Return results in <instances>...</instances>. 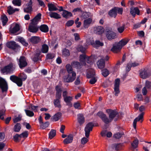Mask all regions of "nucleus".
Segmentation results:
<instances>
[{
    "instance_id": "c9c22d12",
    "label": "nucleus",
    "mask_w": 151,
    "mask_h": 151,
    "mask_svg": "<svg viewBox=\"0 0 151 151\" xmlns=\"http://www.w3.org/2000/svg\"><path fill=\"white\" fill-rule=\"evenodd\" d=\"M71 65L73 67L80 69L81 68V64L78 61H73L71 63Z\"/></svg>"
},
{
    "instance_id": "680f3d73",
    "label": "nucleus",
    "mask_w": 151,
    "mask_h": 151,
    "mask_svg": "<svg viewBox=\"0 0 151 151\" xmlns=\"http://www.w3.org/2000/svg\"><path fill=\"white\" fill-rule=\"evenodd\" d=\"M123 135V134L119 132H117L114 135V137L116 139H119Z\"/></svg>"
},
{
    "instance_id": "49530a36",
    "label": "nucleus",
    "mask_w": 151,
    "mask_h": 151,
    "mask_svg": "<svg viewBox=\"0 0 151 151\" xmlns=\"http://www.w3.org/2000/svg\"><path fill=\"white\" fill-rule=\"evenodd\" d=\"M50 124L48 122H46L45 123L43 122L42 124L40 125V127L42 129H45Z\"/></svg>"
},
{
    "instance_id": "a878e982",
    "label": "nucleus",
    "mask_w": 151,
    "mask_h": 151,
    "mask_svg": "<svg viewBox=\"0 0 151 151\" xmlns=\"http://www.w3.org/2000/svg\"><path fill=\"white\" fill-rule=\"evenodd\" d=\"M62 115V113L60 112H58L52 117L51 119L52 121H57L60 119Z\"/></svg>"
},
{
    "instance_id": "3c124183",
    "label": "nucleus",
    "mask_w": 151,
    "mask_h": 151,
    "mask_svg": "<svg viewBox=\"0 0 151 151\" xmlns=\"http://www.w3.org/2000/svg\"><path fill=\"white\" fill-rule=\"evenodd\" d=\"M5 114V110L4 109L0 110V119L4 120V117L3 116Z\"/></svg>"
},
{
    "instance_id": "2f4dec72",
    "label": "nucleus",
    "mask_w": 151,
    "mask_h": 151,
    "mask_svg": "<svg viewBox=\"0 0 151 151\" xmlns=\"http://www.w3.org/2000/svg\"><path fill=\"white\" fill-rule=\"evenodd\" d=\"M48 10L50 12L56 11L58 10L55 5L52 3H48Z\"/></svg>"
},
{
    "instance_id": "39448f33",
    "label": "nucleus",
    "mask_w": 151,
    "mask_h": 151,
    "mask_svg": "<svg viewBox=\"0 0 151 151\" xmlns=\"http://www.w3.org/2000/svg\"><path fill=\"white\" fill-rule=\"evenodd\" d=\"M0 88L2 92H6L8 89V84L5 80L0 77Z\"/></svg>"
},
{
    "instance_id": "412c9836",
    "label": "nucleus",
    "mask_w": 151,
    "mask_h": 151,
    "mask_svg": "<svg viewBox=\"0 0 151 151\" xmlns=\"http://www.w3.org/2000/svg\"><path fill=\"white\" fill-rule=\"evenodd\" d=\"M122 145L121 143H114L111 145V147L113 150L119 151L122 150Z\"/></svg>"
},
{
    "instance_id": "ea45409f",
    "label": "nucleus",
    "mask_w": 151,
    "mask_h": 151,
    "mask_svg": "<svg viewBox=\"0 0 151 151\" xmlns=\"http://www.w3.org/2000/svg\"><path fill=\"white\" fill-rule=\"evenodd\" d=\"M48 46L46 44H44L42 46L41 51L43 53H46L48 52Z\"/></svg>"
},
{
    "instance_id": "5fc2aeb1",
    "label": "nucleus",
    "mask_w": 151,
    "mask_h": 151,
    "mask_svg": "<svg viewBox=\"0 0 151 151\" xmlns=\"http://www.w3.org/2000/svg\"><path fill=\"white\" fill-rule=\"evenodd\" d=\"M12 3L15 6H20L21 5V0H13Z\"/></svg>"
},
{
    "instance_id": "37998d69",
    "label": "nucleus",
    "mask_w": 151,
    "mask_h": 151,
    "mask_svg": "<svg viewBox=\"0 0 151 151\" xmlns=\"http://www.w3.org/2000/svg\"><path fill=\"white\" fill-rule=\"evenodd\" d=\"M18 40L24 46L27 47L28 45V43L25 41V39L23 37H20L18 38Z\"/></svg>"
},
{
    "instance_id": "052dcab7",
    "label": "nucleus",
    "mask_w": 151,
    "mask_h": 151,
    "mask_svg": "<svg viewBox=\"0 0 151 151\" xmlns=\"http://www.w3.org/2000/svg\"><path fill=\"white\" fill-rule=\"evenodd\" d=\"M74 22L73 20H69L65 24V25L68 27L72 26L74 23Z\"/></svg>"
},
{
    "instance_id": "72a5a7b5",
    "label": "nucleus",
    "mask_w": 151,
    "mask_h": 151,
    "mask_svg": "<svg viewBox=\"0 0 151 151\" xmlns=\"http://www.w3.org/2000/svg\"><path fill=\"white\" fill-rule=\"evenodd\" d=\"M49 16L51 18H53L55 19H59L61 18L60 14L55 12H51L49 13Z\"/></svg>"
},
{
    "instance_id": "58836bf2",
    "label": "nucleus",
    "mask_w": 151,
    "mask_h": 151,
    "mask_svg": "<svg viewBox=\"0 0 151 151\" xmlns=\"http://www.w3.org/2000/svg\"><path fill=\"white\" fill-rule=\"evenodd\" d=\"M21 128V124L20 123H17L14 126V131L15 132H19Z\"/></svg>"
},
{
    "instance_id": "338daca9",
    "label": "nucleus",
    "mask_w": 151,
    "mask_h": 151,
    "mask_svg": "<svg viewBox=\"0 0 151 151\" xmlns=\"http://www.w3.org/2000/svg\"><path fill=\"white\" fill-rule=\"evenodd\" d=\"M88 141V139L87 137H84L82 138L81 140V144L84 145Z\"/></svg>"
},
{
    "instance_id": "13d9d810",
    "label": "nucleus",
    "mask_w": 151,
    "mask_h": 151,
    "mask_svg": "<svg viewBox=\"0 0 151 151\" xmlns=\"http://www.w3.org/2000/svg\"><path fill=\"white\" fill-rule=\"evenodd\" d=\"M8 9L7 10V12L9 15H11L13 13H14L13 11L14 9L13 7H12L11 6H9L8 7Z\"/></svg>"
},
{
    "instance_id": "0e129e2a",
    "label": "nucleus",
    "mask_w": 151,
    "mask_h": 151,
    "mask_svg": "<svg viewBox=\"0 0 151 151\" xmlns=\"http://www.w3.org/2000/svg\"><path fill=\"white\" fill-rule=\"evenodd\" d=\"M22 119V116L19 115L18 117H17L13 120L14 122L16 123L17 122L20 121Z\"/></svg>"
},
{
    "instance_id": "a19ab883",
    "label": "nucleus",
    "mask_w": 151,
    "mask_h": 151,
    "mask_svg": "<svg viewBox=\"0 0 151 151\" xmlns=\"http://www.w3.org/2000/svg\"><path fill=\"white\" fill-rule=\"evenodd\" d=\"M139 144V140L137 139H135L132 143L131 145L132 148L135 149L137 147Z\"/></svg>"
},
{
    "instance_id": "423d86ee",
    "label": "nucleus",
    "mask_w": 151,
    "mask_h": 151,
    "mask_svg": "<svg viewBox=\"0 0 151 151\" xmlns=\"http://www.w3.org/2000/svg\"><path fill=\"white\" fill-rule=\"evenodd\" d=\"M97 115L100 118L102 121L106 124H108L112 122L110 119H109L106 115L102 111L98 112Z\"/></svg>"
},
{
    "instance_id": "9b49d317",
    "label": "nucleus",
    "mask_w": 151,
    "mask_h": 151,
    "mask_svg": "<svg viewBox=\"0 0 151 151\" xmlns=\"http://www.w3.org/2000/svg\"><path fill=\"white\" fill-rule=\"evenodd\" d=\"M27 65V63L25 57L24 56H21L19 60V68L22 69L26 66Z\"/></svg>"
},
{
    "instance_id": "a18cd8bd",
    "label": "nucleus",
    "mask_w": 151,
    "mask_h": 151,
    "mask_svg": "<svg viewBox=\"0 0 151 151\" xmlns=\"http://www.w3.org/2000/svg\"><path fill=\"white\" fill-rule=\"evenodd\" d=\"M66 68L68 73L69 74L71 73L72 74L73 73L75 72L74 71H73V68L69 64L66 65Z\"/></svg>"
},
{
    "instance_id": "0eeeda50",
    "label": "nucleus",
    "mask_w": 151,
    "mask_h": 151,
    "mask_svg": "<svg viewBox=\"0 0 151 151\" xmlns=\"http://www.w3.org/2000/svg\"><path fill=\"white\" fill-rule=\"evenodd\" d=\"M10 79L13 82L16 83L19 87H21L23 83L21 79L15 75L11 76L10 77Z\"/></svg>"
},
{
    "instance_id": "7ed1b4c3",
    "label": "nucleus",
    "mask_w": 151,
    "mask_h": 151,
    "mask_svg": "<svg viewBox=\"0 0 151 151\" xmlns=\"http://www.w3.org/2000/svg\"><path fill=\"white\" fill-rule=\"evenodd\" d=\"M6 46L7 47L15 52L17 51L20 48L19 45L14 41L8 42L6 44Z\"/></svg>"
},
{
    "instance_id": "6e6552de",
    "label": "nucleus",
    "mask_w": 151,
    "mask_h": 151,
    "mask_svg": "<svg viewBox=\"0 0 151 151\" xmlns=\"http://www.w3.org/2000/svg\"><path fill=\"white\" fill-rule=\"evenodd\" d=\"M76 73L75 72L73 73L72 75L70 74H68L67 76H65L63 77L64 81L65 82H72L76 79Z\"/></svg>"
},
{
    "instance_id": "79ce46f5",
    "label": "nucleus",
    "mask_w": 151,
    "mask_h": 151,
    "mask_svg": "<svg viewBox=\"0 0 151 151\" xmlns=\"http://www.w3.org/2000/svg\"><path fill=\"white\" fill-rule=\"evenodd\" d=\"M56 130L54 129H51L49 133V138L50 139H52L56 135Z\"/></svg>"
},
{
    "instance_id": "e2e57ef3",
    "label": "nucleus",
    "mask_w": 151,
    "mask_h": 151,
    "mask_svg": "<svg viewBox=\"0 0 151 151\" xmlns=\"http://www.w3.org/2000/svg\"><path fill=\"white\" fill-rule=\"evenodd\" d=\"M79 19L78 17H77L75 21V23L76 25V27L79 28L81 26V23L80 22H78Z\"/></svg>"
},
{
    "instance_id": "7c9ffc66",
    "label": "nucleus",
    "mask_w": 151,
    "mask_h": 151,
    "mask_svg": "<svg viewBox=\"0 0 151 151\" xmlns=\"http://www.w3.org/2000/svg\"><path fill=\"white\" fill-rule=\"evenodd\" d=\"M53 103L55 107L60 108L61 105L60 104V99H54Z\"/></svg>"
},
{
    "instance_id": "f03ea898",
    "label": "nucleus",
    "mask_w": 151,
    "mask_h": 151,
    "mask_svg": "<svg viewBox=\"0 0 151 151\" xmlns=\"http://www.w3.org/2000/svg\"><path fill=\"white\" fill-rule=\"evenodd\" d=\"M94 126V123L93 122H89L86 125L84 129V131L85 132V135L86 137H89L90 133L92 131L93 127ZM95 126L97 125H95Z\"/></svg>"
},
{
    "instance_id": "e433bc0d",
    "label": "nucleus",
    "mask_w": 151,
    "mask_h": 151,
    "mask_svg": "<svg viewBox=\"0 0 151 151\" xmlns=\"http://www.w3.org/2000/svg\"><path fill=\"white\" fill-rule=\"evenodd\" d=\"M62 15L63 17L67 19L69 17L72 16V14L70 12L65 10H64V12H63Z\"/></svg>"
},
{
    "instance_id": "774afa93",
    "label": "nucleus",
    "mask_w": 151,
    "mask_h": 151,
    "mask_svg": "<svg viewBox=\"0 0 151 151\" xmlns=\"http://www.w3.org/2000/svg\"><path fill=\"white\" fill-rule=\"evenodd\" d=\"M78 50L81 51L82 53H84L85 52L86 49V48L82 46H81L79 47L78 48Z\"/></svg>"
},
{
    "instance_id": "dca6fc26",
    "label": "nucleus",
    "mask_w": 151,
    "mask_h": 151,
    "mask_svg": "<svg viewBox=\"0 0 151 151\" xmlns=\"http://www.w3.org/2000/svg\"><path fill=\"white\" fill-rule=\"evenodd\" d=\"M122 48L121 46L119 44H118V43H115L113 45V47L111 49V51L117 53L120 51Z\"/></svg>"
},
{
    "instance_id": "20e7f679",
    "label": "nucleus",
    "mask_w": 151,
    "mask_h": 151,
    "mask_svg": "<svg viewBox=\"0 0 151 151\" xmlns=\"http://www.w3.org/2000/svg\"><path fill=\"white\" fill-rule=\"evenodd\" d=\"M106 111L109 114V118L112 121L113 119L116 116L119 117V113L115 110L107 109Z\"/></svg>"
},
{
    "instance_id": "f704fd0d",
    "label": "nucleus",
    "mask_w": 151,
    "mask_h": 151,
    "mask_svg": "<svg viewBox=\"0 0 151 151\" xmlns=\"http://www.w3.org/2000/svg\"><path fill=\"white\" fill-rule=\"evenodd\" d=\"M92 22V19L91 18H88L84 21L83 26L85 28H88L89 25Z\"/></svg>"
},
{
    "instance_id": "4be33fe9",
    "label": "nucleus",
    "mask_w": 151,
    "mask_h": 151,
    "mask_svg": "<svg viewBox=\"0 0 151 151\" xmlns=\"http://www.w3.org/2000/svg\"><path fill=\"white\" fill-rule=\"evenodd\" d=\"M35 24H32V25L28 26V30L32 33H36L38 31L39 27L35 25Z\"/></svg>"
},
{
    "instance_id": "c85d7f7f",
    "label": "nucleus",
    "mask_w": 151,
    "mask_h": 151,
    "mask_svg": "<svg viewBox=\"0 0 151 151\" xmlns=\"http://www.w3.org/2000/svg\"><path fill=\"white\" fill-rule=\"evenodd\" d=\"M78 121L80 124H83L85 122V119L83 115L81 114H78L77 115Z\"/></svg>"
},
{
    "instance_id": "f8f14e48",
    "label": "nucleus",
    "mask_w": 151,
    "mask_h": 151,
    "mask_svg": "<svg viewBox=\"0 0 151 151\" xmlns=\"http://www.w3.org/2000/svg\"><path fill=\"white\" fill-rule=\"evenodd\" d=\"M139 73L140 77L143 79H145L149 77L151 75L149 71L145 69L140 70Z\"/></svg>"
},
{
    "instance_id": "393cba45",
    "label": "nucleus",
    "mask_w": 151,
    "mask_h": 151,
    "mask_svg": "<svg viewBox=\"0 0 151 151\" xmlns=\"http://www.w3.org/2000/svg\"><path fill=\"white\" fill-rule=\"evenodd\" d=\"M42 14L40 13H38L35 17L31 20L32 24H36V22L40 21L41 19Z\"/></svg>"
},
{
    "instance_id": "aec40b11",
    "label": "nucleus",
    "mask_w": 151,
    "mask_h": 151,
    "mask_svg": "<svg viewBox=\"0 0 151 151\" xmlns=\"http://www.w3.org/2000/svg\"><path fill=\"white\" fill-rule=\"evenodd\" d=\"M95 74L93 73L92 74L90 73H88L87 75V77L88 78H91L89 82L91 84H95L97 81V79H96L95 77H93Z\"/></svg>"
},
{
    "instance_id": "5701e85b",
    "label": "nucleus",
    "mask_w": 151,
    "mask_h": 151,
    "mask_svg": "<svg viewBox=\"0 0 151 151\" xmlns=\"http://www.w3.org/2000/svg\"><path fill=\"white\" fill-rule=\"evenodd\" d=\"M73 140V135L71 134H70L64 140L63 142L64 144H67L72 143Z\"/></svg>"
},
{
    "instance_id": "8fccbe9b",
    "label": "nucleus",
    "mask_w": 151,
    "mask_h": 151,
    "mask_svg": "<svg viewBox=\"0 0 151 151\" xmlns=\"http://www.w3.org/2000/svg\"><path fill=\"white\" fill-rule=\"evenodd\" d=\"M62 54L64 56H69L70 55V52L66 48L63 49L62 50Z\"/></svg>"
},
{
    "instance_id": "09e8293b",
    "label": "nucleus",
    "mask_w": 151,
    "mask_h": 151,
    "mask_svg": "<svg viewBox=\"0 0 151 151\" xmlns=\"http://www.w3.org/2000/svg\"><path fill=\"white\" fill-rule=\"evenodd\" d=\"M128 41L127 40L122 39L120 40L118 44H119L121 46L122 48V47L128 43Z\"/></svg>"
},
{
    "instance_id": "cd10ccee",
    "label": "nucleus",
    "mask_w": 151,
    "mask_h": 151,
    "mask_svg": "<svg viewBox=\"0 0 151 151\" xmlns=\"http://www.w3.org/2000/svg\"><path fill=\"white\" fill-rule=\"evenodd\" d=\"M40 30L42 32L47 33L49 31V27L46 24H43L40 26L39 27Z\"/></svg>"
},
{
    "instance_id": "4c0bfd02",
    "label": "nucleus",
    "mask_w": 151,
    "mask_h": 151,
    "mask_svg": "<svg viewBox=\"0 0 151 151\" xmlns=\"http://www.w3.org/2000/svg\"><path fill=\"white\" fill-rule=\"evenodd\" d=\"M117 27V30L119 33H122L124 31L125 29V25L123 24L122 26L119 27V22L116 23Z\"/></svg>"
},
{
    "instance_id": "bf43d9fd",
    "label": "nucleus",
    "mask_w": 151,
    "mask_h": 151,
    "mask_svg": "<svg viewBox=\"0 0 151 151\" xmlns=\"http://www.w3.org/2000/svg\"><path fill=\"white\" fill-rule=\"evenodd\" d=\"M87 57L85 54L81 55L79 57L80 61L81 62H84V61L86 60Z\"/></svg>"
},
{
    "instance_id": "2eb2a0df",
    "label": "nucleus",
    "mask_w": 151,
    "mask_h": 151,
    "mask_svg": "<svg viewBox=\"0 0 151 151\" xmlns=\"http://www.w3.org/2000/svg\"><path fill=\"white\" fill-rule=\"evenodd\" d=\"M13 25V24L11 25L9 30L11 33L14 34L20 30V26L19 24L16 23L15 26L12 28Z\"/></svg>"
},
{
    "instance_id": "6e6d98bb",
    "label": "nucleus",
    "mask_w": 151,
    "mask_h": 151,
    "mask_svg": "<svg viewBox=\"0 0 151 151\" xmlns=\"http://www.w3.org/2000/svg\"><path fill=\"white\" fill-rule=\"evenodd\" d=\"M19 77L20 78H21L22 81L26 80L27 77V75L24 73H21Z\"/></svg>"
},
{
    "instance_id": "a211bd4d",
    "label": "nucleus",
    "mask_w": 151,
    "mask_h": 151,
    "mask_svg": "<svg viewBox=\"0 0 151 151\" xmlns=\"http://www.w3.org/2000/svg\"><path fill=\"white\" fill-rule=\"evenodd\" d=\"M64 101L66 103V105L70 108L72 106L73 104L71 101L73 100V97L70 96H67L63 98Z\"/></svg>"
},
{
    "instance_id": "de8ad7c7",
    "label": "nucleus",
    "mask_w": 151,
    "mask_h": 151,
    "mask_svg": "<svg viewBox=\"0 0 151 151\" xmlns=\"http://www.w3.org/2000/svg\"><path fill=\"white\" fill-rule=\"evenodd\" d=\"M55 57V54L53 53H48L46 57V60H51L54 58Z\"/></svg>"
},
{
    "instance_id": "864d4df0",
    "label": "nucleus",
    "mask_w": 151,
    "mask_h": 151,
    "mask_svg": "<svg viewBox=\"0 0 151 151\" xmlns=\"http://www.w3.org/2000/svg\"><path fill=\"white\" fill-rule=\"evenodd\" d=\"M144 114V113L143 112H142L138 116L136 117L135 119H137V121H139L140 120H141V122L143 121V116Z\"/></svg>"
},
{
    "instance_id": "f3484780",
    "label": "nucleus",
    "mask_w": 151,
    "mask_h": 151,
    "mask_svg": "<svg viewBox=\"0 0 151 151\" xmlns=\"http://www.w3.org/2000/svg\"><path fill=\"white\" fill-rule=\"evenodd\" d=\"M130 13L133 17H135L136 14L139 15L140 11L138 7H132L130 8Z\"/></svg>"
},
{
    "instance_id": "c756f323",
    "label": "nucleus",
    "mask_w": 151,
    "mask_h": 151,
    "mask_svg": "<svg viewBox=\"0 0 151 151\" xmlns=\"http://www.w3.org/2000/svg\"><path fill=\"white\" fill-rule=\"evenodd\" d=\"M29 41L32 43L37 44L40 41V38L37 36H32L30 39Z\"/></svg>"
},
{
    "instance_id": "9d476101",
    "label": "nucleus",
    "mask_w": 151,
    "mask_h": 151,
    "mask_svg": "<svg viewBox=\"0 0 151 151\" xmlns=\"http://www.w3.org/2000/svg\"><path fill=\"white\" fill-rule=\"evenodd\" d=\"M13 67L12 63H10L7 65L5 66L1 70V73L3 74L6 73H10L12 71Z\"/></svg>"
},
{
    "instance_id": "ddd939ff",
    "label": "nucleus",
    "mask_w": 151,
    "mask_h": 151,
    "mask_svg": "<svg viewBox=\"0 0 151 151\" xmlns=\"http://www.w3.org/2000/svg\"><path fill=\"white\" fill-rule=\"evenodd\" d=\"M120 82V80L119 78H116L115 80L114 90L115 93V95L116 96H118V94L120 92L119 87Z\"/></svg>"
},
{
    "instance_id": "1a4fd4ad",
    "label": "nucleus",
    "mask_w": 151,
    "mask_h": 151,
    "mask_svg": "<svg viewBox=\"0 0 151 151\" xmlns=\"http://www.w3.org/2000/svg\"><path fill=\"white\" fill-rule=\"evenodd\" d=\"M32 0H29V1L25 5L23 9L24 12L31 13L32 11Z\"/></svg>"
},
{
    "instance_id": "69168bd1",
    "label": "nucleus",
    "mask_w": 151,
    "mask_h": 151,
    "mask_svg": "<svg viewBox=\"0 0 151 151\" xmlns=\"http://www.w3.org/2000/svg\"><path fill=\"white\" fill-rule=\"evenodd\" d=\"M145 87L147 88H150L151 87V81H146L145 82Z\"/></svg>"
},
{
    "instance_id": "603ef678",
    "label": "nucleus",
    "mask_w": 151,
    "mask_h": 151,
    "mask_svg": "<svg viewBox=\"0 0 151 151\" xmlns=\"http://www.w3.org/2000/svg\"><path fill=\"white\" fill-rule=\"evenodd\" d=\"M24 111L27 116L29 117H32L34 116L33 112L28 110L25 109Z\"/></svg>"
},
{
    "instance_id": "4468645a",
    "label": "nucleus",
    "mask_w": 151,
    "mask_h": 151,
    "mask_svg": "<svg viewBox=\"0 0 151 151\" xmlns=\"http://www.w3.org/2000/svg\"><path fill=\"white\" fill-rule=\"evenodd\" d=\"M41 51L39 50H37L32 57V60L34 63L38 61L40 59Z\"/></svg>"
},
{
    "instance_id": "473e14b6",
    "label": "nucleus",
    "mask_w": 151,
    "mask_h": 151,
    "mask_svg": "<svg viewBox=\"0 0 151 151\" xmlns=\"http://www.w3.org/2000/svg\"><path fill=\"white\" fill-rule=\"evenodd\" d=\"M1 20L3 26H5L6 25L8 21L7 16L4 14L2 15L1 17Z\"/></svg>"
},
{
    "instance_id": "bb28decb",
    "label": "nucleus",
    "mask_w": 151,
    "mask_h": 151,
    "mask_svg": "<svg viewBox=\"0 0 151 151\" xmlns=\"http://www.w3.org/2000/svg\"><path fill=\"white\" fill-rule=\"evenodd\" d=\"M98 68L100 69H103L105 67V63L103 59H101L98 61L97 63Z\"/></svg>"
},
{
    "instance_id": "b1692460",
    "label": "nucleus",
    "mask_w": 151,
    "mask_h": 151,
    "mask_svg": "<svg viewBox=\"0 0 151 151\" xmlns=\"http://www.w3.org/2000/svg\"><path fill=\"white\" fill-rule=\"evenodd\" d=\"M116 8V7H114L109 12L108 14L111 17L114 18L116 17L117 15Z\"/></svg>"
},
{
    "instance_id": "6ab92c4d",
    "label": "nucleus",
    "mask_w": 151,
    "mask_h": 151,
    "mask_svg": "<svg viewBox=\"0 0 151 151\" xmlns=\"http://www.w3.org/2000/svg\"><path fill=\"white\" fill-rule=\"evenodd\" d=\"M105 32V29L103 27L101 26H97L94 28V32L97 35H101Z\"/></svg>"
},
{
    "instance_id": "4d7b16f0",
    "label": "nucleus",
    "mask_w": 151,
    "mask_h": 151,
    "mask_svg": "<svg viewBox=\"0 0 151 151\" xmlns=\"http://www.w3.org/2000/svg\"><path fill=\"white\" fill-rule=\"evenodd\" d=\"M56 93H62V90L60 86L58 85L55 86Z\"/></svg>"
},
{
    "instance_id": "f257e3e1",
    "label": "nucleus",
    "mask_w": 151,
    "mask_h": 151,
    "mask_svg": "<svg viewBox=\"0 0 151 151\" xmlns=\"http://www.w3.org/2000/svg\"><path fill=\"white\" fill-rule=\"evenodd\" d=\"M105 34L106 37L109 40H111L117 37L116 33L112 30L111 28L106 27L105 29Z\"/></svg>"
},
{
    "instance_id": "c03bdc74",
    "label": "nucleus",
    "mask_w": 151,
    "mask_h": 151,
    "mask_svg": "<svg viewBox=\"0 0 151 151\" xmlns=\"http://www.w3.org/2000/svg\"><path fill=\"white\" fill-rule=\"evenodd\" d=\"M101 74L104 77H106L109 74V71L106 68H104L101 70Z\"/></svg>"
}]
</instances>
